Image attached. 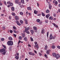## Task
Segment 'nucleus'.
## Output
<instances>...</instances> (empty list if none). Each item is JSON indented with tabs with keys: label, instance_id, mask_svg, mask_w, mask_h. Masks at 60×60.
<instances>
[{
	"label": "nucleus",
	"instance_id": "obj_25",
	"mask_svg": "<svg viewBox=\"0 0 60 60\" xmlns=\"http://www.w3.org/2000/svg\"><path fill=\"white\" fill-rule=\"evenodd\" d=\"M13 31L14 32V33H19V31H16L15 30H13Z\"/></svg>",
	"mask_w": 60,
	"mask_h": 60
},
{
	"label": "nucleus",
	"instance_id": "obj_60",
	"mask_svg": "<svg viewBox=\"0 0 60 60\" xmlns=\"http://www.w3.org/2000/svg\"><path fill=\"white\" fill-rule=\"evenodd\" d=\"M2 28L3 29H5V27L3 26L2 27Z\"/></svg>",
	"mask_w": 60,
	"mask_h": 60
},
{
	"label": "nucleus",
	"instance_id": "obj_53",
	"mask_svg": "<svg viewBox=\"0 0 60 60\" xmlns=\"http://www.w3.org/2000/svg\"><path fill=\"white\" fill-rule=\"evenodd\" d=\"M9 4H10H10H11V6H12V5H13L12 3H11V2H10V3Z\"/></svg>",
	"mask_w": 60,
	"mask_h": 60
},
{
	"label": "nucleus",
	"instance_id": "obj_62",
	"mask_svg": "<svg viewBox=\"0 0 60 60\" xmlns=\"http://www.w3.org/2000/svg\"><path fill=\"white\" fill-rule=\"evenodd\" d=\"M14 35V37H16V35L15 34H13Z\"/></svg>",
	"mask_w": 60,
	"mask_h": 60
},
{
	"label": "nucleus",
	"instance_id": "obj_54",
	"mask_svg": "<svg viewBox=\"0 0 60 60\" xmlns=\"http://www.w3.org/2000/svg\"><path fill=\"white\" fill-rule=\"evenodd\" d=\"M26 33H27V34H30V33L29 31H26Z\"/></svg>",
	"mask_w": 60,
	"mask_h": 60
},
{
	"label": "nucleus",
	"instance_id": "obj_45",
	"mask_svg": "<svg viewBox=\"0 0 60 60\" xmlns=\"http://www.w3.org/2000/svg\"><path fill=\"white\" fill-rule=\"evenodd\" d=\"M46 13H49V10L48 9L46 11Z\"/></svg>",
	"mask_w": 60,
	"mask_h": 60
},
{
	"label": "nucleus",
	"instance_id": "obj_9",
	"mask_svg": "<svg viewBox=\"0 0 60 60\" xmlns=\"http://www.w3.org/2000/svg\"><path fill=\"white\" fill-rule=\"evenodd\" d=\"M53 25L54 26H55V27H56V28H57V27H58V26L56 24H55V23H53Z\"/></svg>",
	"mask_w": 60,
	"mask_h": 60
},
{
	"label": "nucleus",
	"instance_id": "obj_39",
	"mask_svg": "<svg viewBox=\"0 0 60 60\" xmlns=\"http://www.w3.org/2000/svg\"><path fill=\"white\" fill-rule=\"evenodd\" d=\"M21 39H22V37H21V36H20L19 37V40H21Z\"/></svg>",
	"mask_w": 60,
	"mask_h": 60
},
{
	"label": "nucleus",
	"instance_id": "obj_18",
	"mask_svg": "<svg viewBox=\"0 0 60 60\" xmlns=\"http://www.w3.org/2000/svg\"><path fill=\"white\" fill-rule=\"evenodd\" d=\"M47 48H48V46H47V45H45V50H46L47 49Z\"/></svg>",
	"mask_w": 60,
	"mask_h": 60
},
{
	"label": "nucleus",
	"instance_id": "obj_22",
	"mask_svg": "<svg viewBox=\"0 0 60 60\" xmlns=\"http://www.w3.org/2000/svg\"><path fill=\"white\" fill-rule=\"evenodd\" d=\"M44 33H44V30L43 29L41 31V33L42 34H44Z\"/></svg>",
	"mask_w": 60,
	"mask_h": 60
},
{
	"label": "nucleus",
	"instance_id": "obj_46",
	"mask_svg": "<svg viewBox=\"0 0 60 60\" xmlns=\"http://www.w3.org/2000/svg\"><path fill=\"white\" fill-rule=\"evenodd\" d=\"M30 40H31V41H34L33 40V38H32L31 37Z\"/></svg>",
	"mask_w": 60,
	"mask_h": 60
},
{
	"label": "nucleus",
	"instance_id": "obj_1",
	"mask_svg": "<svg viewBox=\"0 0 60 60\" xmlns=\"http://www.w3.org/2000/svg\"><path fill=\"white\" fill-rule=\"evenodd\" d=\"M7 44L9 46H12L13 44V43L12 41H8L7 42Z\"/></svg>",
	"mask_w": 60,
	"mask_h": 60
},
{
	"label": "nucleus",
	"instance_id": "obj_2",
	"mask_svg": "<svg viewBox=\"0 0 60 60\" xmlns=\"http://www.w3.org/2000/svg\"><path fill=\"white\" fill-rule=\"evenodd\" d=\"M24 28L25 29V30L24 31H23V33H26L27 31H28V30H29V29H30L28 27L26 28V27H24Z\"/></svg>",
	"mask_w": 60,
	"mask_h": 60
},
{
	"label": "nucleus",
	"instance_id": "obj_8",
	"mask_svg": "<svg viewBox=\"0 0 60 60\" xmlns=\"http://www.w3.org/2000/svg\"><path fill=\"white\" fill-rule=\"evenodd\" d=\"M49 16H50V15L49 14H48L47 15H46L45 16V17L47 18V19H48Z\"/></svg>",
	"mask_w": 60,
	"mask_h": 60
},
{
	"label": "nucleus",
	"instance_id": "obj_29",
	"mask_svg": "<svg viewBox=\"0 0 60 60\" xmlns=\"http://www.w3.org/2000/svg\"><path fill=\"white\" fill-rule=\"evenodd\" d=\"M36 21L38 22H39L40 21V19H38L36 20Z\"/></svg>",
	"mask_w": 60,
	"mask_h": 60
},
{
	"label": "nucleus",
	"instance_id": "obj_4",
	"mask_svg": "<svg viewBox=\"0 0 60 60\" xmlns=\"http://www.w3.org/2000/svg\"><path fill=\"white\" fill-rule=\"evenodd\" d=\"M15 20H19V16H18L17 15H15Z\"/></svg>",
	"mask_w": 60,
	"mask_h": 60
},
{
	"label": "nucleus",
	"instance_id": "obj_64",
	"mask_svg": "<svg viewBox=\"0 0 60 60\" xmlns=\"http://www.w3.org/2000/svg\"><path fill=\"white\" fill-rule=\"evenodd\" d=\"M23 6L22 5H21L20 6V7L21 8H22L23 7Z\"/></svg>",
	"mask_w": 60,
	"mask_h": 60
},
{
	"label": "nucleus",
	"instance_id": "obj_59",
	"mask_svg": "<svg viewBox=\"0 0 60 60\" xmlns=\"http://www.w3.org/2000/svg\"><path fill=\"white\" fill-rule=\"evenodd\" d=\"M57 48H58V49H60V46H57Z\"/></svg>",
	"mask_w": 60,
	"mask_h": 60
},
{
	"label": "nucleus",
	"instance_id": "obj_12",
	"mask_svg": "<svg viewBox=\"0 0 60 60\" xmlns=\"http://www.w3.org/2000/svg\"><path fill=\"white\" fill-rule=\"evenodd\" d=\"M15 2L16 4H19V0H15Z\"/></svg>",
	"mask_w": 60,
	"mask_h": 60
},
{
	"label": "nucleus",
	"instance_id": "obj_44",
	"mask_svg": "<svg viewBox=\"0 0 60 60\" xmlns=\"http://www.w3.org/2000/svg\"><path fill=\"white\" fill-rule=\"evenodd\" d=\"M1 40L2 41H4V39L3 38H1Z\"/></svg>",
	"mask_w": 60,
	"mask_h": 60
},
{
	"label": "nucleus",
	"instance_id": "obj_43",
	"mask_svg": "<svg viewBox=\"0 0 60 60\" xmlns=\"http://www.w3.org/2000/svg\"><path fill=\"white\" fill-rule=\"evenodd\" d=\"M32 52H29V54L30 55H31Z\"/></svg>",
	"mask_w": 60,
	"mask_h": 60
},
{
	"label": "nucleus",
	"instance_id": "obj_6",
	"mask_svg": "<svg viewBox=\"0 0 60 60\" xmlns=\"http://www.w3.org/2000/svg\"><path fill=\"white\" fill-rule=\"evenodd\" d=\"M34 47H35V48H36L37 49H39V46H38V44H37L36 45H35L34 46Z\"/></svg>",
	"mask_w": 60,
	"mask_h": 60
},
{
	"label": "nucleus",
	"instance_id": "obj_61",
	"mask_svg": "<svg viewBox=\"0 0 60 60\" xmlns=\"http://www.w3.org/2000/svg\"><path fill=\"white\" fill-rule=\"evenodd\" d=\"M42 23V22L41 21L40 22H39V25H41Z\"/></svg>",
	"mask_w": 60,
	"mask_h": 60
},
{
	"label": "nucleus",
	"instance_id": "obj_10",
	"mask_svg": "<svg viewBox=\"0 0 60 60\" xmlns=\"http://www.w3.org/2000/svg\"><path fill=\"white\" fill-rule=\"evenodd\" d=\"M52 34H51L50 36V38L51 40L52 39Z\"/></svg>",
	"mask_w": 60,
	"mask_h": 60
},
{
	"label": "nucleus",
	"instance_id": "obj_16",
	"mask_svg": "<svg viewBox=\"0 0 60 60\" xmlns=\"http://www.w3.org/2000/svg\"><path fill=\"white\" fill-rule=\"evenodd\" d=\"M11 9L12 11H14L15 10L14 7H13L11 8Z\"/></svg>",
	"mask_w": 60,
	"mask_h": 60
},
{
	"label": "nucleus",
	"instance_id": "obj_32",
	"mask_svg": "<svg viewBox=\"0 0 60 60\" xmlns=\"http://www.w3.org/2000/svg\"><path fill=\"white\" fill-rule=\"evenodd\" d=\"M6 53V52H3L2 53V54H3V55H5V54Z\"/></svg>",
	"mask_w": 60,
	"mask_h": 60
},
{
	"label": "nucleus",
	"instance_id": "obj_30",
	"mask_svg": "<svg viewBox=\"0 0 60 60\" xmlns=\"http://www.w3.org/2000/svg\"><path fill=\"white\" fill-rule=\"evenodd\" d=\"M3 52H4L5 51V49H4V48H3L1 49Z\"/></svg>",
	"mask_w": 60,
	"mask_h": 60
},
{
	"label": "nucleus",
	"instance_id": "obj_33",
	"mask_svg": "<svg viewBox=\"0 0 60 60\" xmlns=\"http://www.w3.org/2000/svg\"><path fill=\"white\" fill-rule=\"evenodd\" d=\"M52 49H55V46L54 45H53L52 46Z\"/></svg>",
	"mask_w": 60,
	"mask_h": 60
},
{
	"label": "nucleus",
	"instance_id": "obj_31",
	"mask_svg": "<svg viewBox=\"0 0 60 60\" xmlns=\"http://www.w3.org/2000/svg\"><path fill=\"white\" fill-rule=\"evenodd\" d=\"M2 46H3V47H4V49H6V47L4 45H2Z\"/></svg>",
	"mask_w": 60,
	"mask_h": 60
},
{
	"label": "nucleus",
	"instance_id": "obj_15",
	"mask_svg": "<svg viewBox=\"0 0 60 60\" xmlns=\"http://www.w3.org/2000/svg\"><path fill=\"white\" fill-rule=\"evenodd\" d=\"M27 10H30V11H31V10H32L31 8L30 7H28L27 8Z\"/></svg>",
	"mask_w": 60,
	"mask_h": 60
},
{
	"label": "nucleus",
	"instance_id": "obj_13",
	"mask_svg": "<svg viewBox=\"0 0 60 60\" xmlns=\"http://www.w3.org/2000/svg\"><path fill=\"white\" fill-rule=\"evenodd\" d=\"M38 11H36V10H34V13L35 14H37V13H38Z\"/></svg>",
	"mask_w": 60,
	"mask_h": 60
},
{
	"label": "nucleus",
	"instance_id": "obj_63",
	"mask_svg": "<svg viewBox=\"0 0 60 60\" xmlns=\"http://www.w3.org/2000/svg\"><path fill=\"white\" fill-rule=\"evenodd\" d=\"M4 4H5L6 5H7V4H6V2H4Z\"/></svg>",
	"mask_w": 60,
	"mask_h": 60
},
{
	"label": "nucleus",
	"instance_id": "obj_17",
	"mask_svg": "<svg viewBox=\"0 0 60 60\" xmlns=\"http://www.w3.org/2000/svg\"><path fill=\"white\" fill-rule=\"evenodd\" d=\"M41 13L42 14V16H45V14H44V13L43 12H41Z\"/></svg>",
	"mask_w": 60,
	"mask_h": 60
},
{
	"label": "nucleus",
	"instance_id": "obj_49",
	"mask_svg": "<svg viewBox=\"0 0 60 60\" xmlns=\"http://www.w3.org/2000/svg\"><path fill=\"white\" fill-rule=\"evenodd\" d=\"M39 54L40 56H41V55H42V54H41V52H39Z\"/></svg>",
	"mask_w": 60,
	"mask_h": 60
},
{
	"label": "nucleus",
	"instance_id": "obj_7",
	"mask_svg": "<svg viewBox=\"0 0 60 60\" xmlns=\"http://www.w3.org/2000/svg\"><path fill=\"white\" fill-rule=\"evenodd\" d=\"M16 23L17 25H18L19 26H21V24L19 23V21H16Z\"/></svg>",
	"mask_w": 60,
	"mask_h": 60
},
{
	"label": "nucleus",
	"instance_id": "obj_40",
	"mask_svg": "<svg viewBox=\"0 0 60 60\" xmlns=\"http://www.w3.org/2000/svg\"><path fill=\"white\" fill-rule=\"evenodd\" d=\"M49 32H48L47 34V38H48V35H49Z\"/></svg>",
	"mask_w": 60,
	"mask_h": 60
},
{
	"label": "nucleus",
	"instance_id": "obj_36",
	"mask_svg": "<svg viewBox=\"0 0 60 60\" xmlns=\"http://www.w3.org/2000/svg\"><path fill=\"white\" fill-rule=\"evenodd\" d=\"M25 23L26 24H28V23L27 22V20H25Z\"/></svg>",
	"mask_w": 60,
	"mask_h": 60
},
{
	"label": "nucleus",
	"instance_id": "obj_14",
	"mask_svg": "<svg viewBox=\"0 0 60 60\" xmlns=\"http://www.w3.org/2000/svg\"><path fill=\"white\" fill-rule=\"evenodd\" d=\"M49 8L50 9H51V8H52V6L50 5V4H49Z\"/></svg>",
	"mask_w": 60,
	"mask_h": 60
},
{
	"label": "nucleus",
	"instance_id": "obj_28",
	"mask_svg": "<svg viewBox=\"0 0 60 60\" xmlns=\"http://www.w3.org/2000/svg\"><path fill=\"white\" fill-rule=\"evenodd\" d=\"M11 14L13 16H15V13L14 12L12 13Z\"/></svg>",
	"mask_w": 60,
	"mask_h": 60
},
{
	"label": "nucleus",
	"instance_id": "obj_58",
	"mask_svg": "<svg viewBox=\"0 0 60 60\" xmlns=\"http://www.w3.org/2000/svg\"><path fill=\"white\" fill-rule=\"evenodd\" d=\"M55 38H56V36L54 37H53L52 38V39H55Z\"/></svg>",
	"mask_w": 60,
	"mask_h": 60
},
{
	"label": "nucleus",
	"instance_id": "obj_52",
	"mask_svg": "<svg viewBox=\"0 0 60 60\" xmlns=\"http://www.w3.org/2000/svg\"><path fill=\"white\" fill-rule=\"evenodd\" d=\"M45 22L46 23H48V20H45Z\"/></svg>",
	"mask_w": 60,
	"mask_h": 60
},
{
	"label": "nucleus",
	"instance_id": "obj_23",
	"mask_svg": "<svg viewBox=\"0 0 60 60\" xmlns=\"http://www.w3.org/2000/svg\"><path fill=\"white\" fill-rule=\"evenodd\" d=\"M20 22L21 24H22L23 23V21L21 20L20 21Z\"/></svg>",
	"mask_w": 60,
	"mask_h": 60
},
{
	"label": "nucleus",
	"instance_id": "obj_21",
	"mask_svg": "<svg viewBox=\"0 0 60 60\" xmlns=\"http://www.w3.org/2000/svg\"><path fill=\"white\" fill-rule=\"evenodd\" d=\"M30 31L31 33L32 34H33L34 33V31L33 30H30Z\"/></svg>",
	"mask_w": 60,
	"mask_h": 60
},
{
	"label": "nucleus",
	"instance_id": "obj_37",
	"mask_svg": "<svg viewBox=\"0 0 60 60\" xmlns=\"http://www.w3.org/2000/svg\"><path fill=\"white\" fill-rule=\"evenodd\" d=\"M22 35L23 38H24L25 37V34H22Z\"/></svg>",
	"mask_w": 60,
	"mask_h": 60
},
{
	"label": "nucleus",
	"instance_id": "obj_57",
	"mask_svg": "<svg viewBox=\"0 0 60 60\" xmlns=\"http://www.w3.org/2000/svg\"><path fill=\"white\" fill-rule=\"evenodd\" d=\"M17 4H19V6L20 5V4H21L20 2H19L18 3H17Z\"/></svg>",
	"mask_w": 60,
	"mask_h": 60
},
{
	"label": "nucleus",
	"instance_id": "obj_50",
	"mask_svg": "<svg viewBox=\"0 0 60 60\" xmlns=\"http://www.w3.org/2000/svg\"><path fill=\"white\" fill-rule=\"evenodd\" d=\"M10 2H11V1H8V2H7V4H10Z\"/></svg>",
	"mask_w": 60,
	"mask_h": 60
},
{
	"label": "nucleus",
	"instance_id": "obj_42",
	"mask_svg": "<svg viewBox=\"0 0 60 60\" xmlns=\"http://www.w3.org/2000/svg\"><path fill=\"white\" fill-rule=\"evenodd\" d=\"M24 40L26 41H27V38L26 37H25L24 38Z\"/></svg>",
	"mask_w": 60,
	"mask_h": 60
},
{
	"label": "nucleus",
	"instance_id": "obj_26",
	"mask_svg": "<svg viewBox=\"0 0 60 60\" xmlns=\"http://www.w3.org/2000/svg\"><path fill=\"white\" fill-rule=\"evenodd\" d=\"M21 2L22 4H24L25 3V2L24 1V0H21Z\"/></svg>",
	"mask_w": 60,
	"mask_h": 60
},
{
	"label": "nucleus",
	"instance_id": "obj_5",
	"mask_svg": "<svg viewBox=\"0 0 60 60\" xmlns=\"http://www.w3.org/2000/svg\"><path fill=\"white\" fill-rule=\"evenodd\" d=\"M51 50H47V51L46 52V54H47V55H49V52Z\"/></svg>",
	"mask_w": 60,
	"mask_h": 60
},
{
	"label": "nucleus",
	"instance_id": "obj_34",
	"mask_svg": "<svg viewBox=\"0 0 60 60\" xmlns=\"http://www.w3.org/2000/svg\"><path fill=\"white\" fill-rule=\"evenodd\" d=\"M19 14L20 15H23V13L22 12H20V13Z\"/></svg>",
	"mask_w": 60,
	"mask_h": 60
},
{
	"label": "nucleus",
	"instance_id": "obj_41",
	"mask_svg": "<svg viewBox=\"0 0 60 60\" xmlns=\"http://www.w3.org/2000/svg\"><path fill=\"white\" fill-rule=\"evenodd\" d=\"M55 4L56 5V4H57L58 2H57V1H56L55 2Z\"/></svg>",
	"mask_w": 60,
	"mask_h": 60
},
{
	"label": "nucleus",
	"instance_id": "obj_51",
	"mask_svg": "<svg viewBox=\"0 0 60 60\" xmlns=\"http://www.w3.org/2000/svg\"><path fill=\"white\" fill-rule=\"evenodd\" d=\"M53 16H54V17H56V14H55V13H54L53 14Z\"/></svg>",
	"mask_w": 60,
	"mask_h": 60
},
{
	"label": "nucleus",
	"instance_id": "obj_19",
	"mask_svg": "<svg viewBox=\"0 0 60 60\" xmlns=\"http://www.w3.org/2000/svg\"><path fill=\"white\" fill-rule=\"evenodd\" d=\"M49 19L50 20H53V18L52 16H50L49 17Z\"/></svg>",
	"mask_w": 60,
	"mask_h": 60
},
{
	"label": "nucleus",
	"instance_id": "obj_11",
	"mask_svg": "<svg viewBox=\"0 0 60 60\" xmlns=\"http://www.w3.org/2000/svg\"><path fill=\"white\" fill-rule=\"evenodd\" d=\"M8 39L9 40L12 41V38L11 37H9L8 38Z\"/></svg>",
	"mask_w": 60,
	"mask_h": 60
},
{
	"label": "nucleus",
	"instance_id": "obj_48",
	"mask_svg": "<svg viewBox=\"0 0 60 60\" xmlns=\"http://www.w3.org/2000/svg\"><path fill=\"white\" fill-rule=\"evenodd\" d=\"M10 32L11 34L12 33V32H13V31H12V30H10Z\"/></svg>",
	"mask_w": 60,
	"mask_h": 60
},
{
	"label": "nucleus",
	"instance_id": "obj_27",
	"mask_svg": "<svg viewBox=\"0 0 60 60\" xmlns=\"http://www.w3.org/2000/svg\"><path fill=\"white\" fill-rule=\"evenodd\" d=\"M52 55L53 56H56V54L55 53H53L52 54Z\"/></svg>",
	"mask_w": 60,
	"mask_h": 60
},
{
	"label": "nucleus",
	"instance_id": "obj_38",
	"mask_svg": "<svg viewBox=\"0 0 60 60\" xmlns=\"http://www.w3.org/2000/svg\"><path fill=\"white\" fill-rule=\"evenodd\" d=\"M13 28L14 29H15V30H16V28L15 26H13Z\"/></svg>",
	"mask_w": 60,
	"mask_h": 60
},
{
	"label": "nucleus",
	"instance_id": "obj_3",
	"mask_svg": "<svg viewBox=\"0 0 60 60\" xmlns=\"http://www.w3.org/2000/svg\"><path fill=\"white\" fill-rule=\"evenodd\" d=\"M60 55L59 54H57L55 56V57L56 58V59H57L58 58H59L60 57Z\"/></svg>",
	"mask_w": 60,
	"mask_h": 60
},
{
	"label": "nucleus",
	"instance_id": "obj_20",
	"mask_svg": "<svg viewBox=\"0 0 60 60\" xmlns=\"http://www.w3.org/2000/svg\"><path fill=\"white\" fill-rule=\"evenodd\" d=\"M15 58L16 59H19V57L18 56H15Z\"/></svg>",
	"mask_w": 60,
	"mask_h": 60
},
{
	"label": "nucleus",
	"instance_id": "obj_24",
	"mask_svg": "<svg viewBox=\"0 0 60 60\" xmlns=\"http://www.w3.org/2000/svg\"><path fill=\"white\" fill-rule=\"evenodd\" d=\"M33 28L34 30H37V27L35 26L33 27Z\"/></svg>",
	"mask_w": 60,
	"mask_h": 60
},
{
	"label": "nucleus",
	"instance_id": "obj_47",
	"mask_svg": "<svg viewBox=\"0 0 60 60\" xmlns=\"http://www.w3.org/2000/svg\"><path fill=\"white\" fill-rule=\"evenodd\" d=\"M34 43L35 44V45H37V42L36 41V42H34Z\"/></svg>",
	"mask_w": 60,
	"mask_h": 60
},
{
	"label": "nucleus",
	"instance_id": "obj_55",
	"mask_svg": "<svg viewBox=\"0 0 60 60\" xmlns=\"http://www.w3.org/2000/svg\"><path fill=\"white\" fill-rule=\"evenodd\" d=\"M3 52L2 50V49L1 50H0V53H2V52Z\"/></svg>",
	"mask_w": 60,
	"mask_h": 60
},
{
	"label": "nucleus",
	"instance_id": "obj_35",
	"mask_svg": "<svg viewBox=\"0 0 60 60\" xmlns=\"http://www.w3.org/2000/svg\"><path fill=\"white\" fill-rule=\"evenodd\" d=\"M31 55V56H34V55H35V54H34V53H33L32 52Z\"/></svg>",
	"mask_w": 60,
	"mask_h": 60
},
{
	"label": "nucleus",
	"instance_id": "obj_56",
	"mask_svg": "<svg viewBox=\"0 0 60 60\" xmlns=\"http://www.w3.org/2000/svg\"><path fill=\"white\" fill-rule=\"evenodd\" d=\"M11 46H10L9 47V50H11Z\"/></svg>",
	"mask_w": 60,
	"mask_h": 60
}]
</instances>
